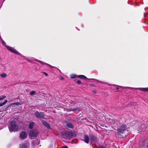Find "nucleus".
Returning <instances> with one entry per match:
<instances>
[{
  "label": "nucleus",
  "instance_id": "nucleus-1",
  "mask_svg": "<svg viewBox=\"0 0 148 148\" xmlns=\"http://www.w3.org/2000/svg\"><path fill=\"white\" fill-rule=\"evenodd\" d=\"M18 126L15 121H12L10 123L9 127V129L11 132L17 131L18 129Z\"/></svg>",
  "mask_w": 148,
  "mask_h": 148
},
{
  "label": "nucleus",
  "instance_id": "nucleus-2",
  "mask_svg": "<svg viewBox=\"0 0 148 148\" xmlns=\"http://www.w3.org/2000/svg\"><path fill=\"white\" fill-rule=\"evenodd\" d=\"M125 125H123L122 126H120L118 131V135L122 136L121 137V138H124L125 137L127 136L126 134L124 135H123L126 131V130H125Z\"/></svg>",
  "mask_w": 148,
  "mask_h": 148
},
{
  "label": "nucleus",
  "instance_id": "nucleus-3",
  "mask_svg": "<svg viewBox=\"0 0 148 148\" xmlns=\"http://www.w3.org/2000/svg\"><path fill=\"white\" fill-rule=\"evenodd\" d=\"M147 122H144L143 124L141 123L139 124L138 126L137 130L141 132H144L147 127Z\"/></svg>",
  "mask_w": 148,
  "mask_h": 148
},
{
  "label": "nucleus",
  "instance_id": "nucleus-4",
  "mask_svg": "<svg viewBox=\"0 0 148 148\" xmlns=\"http://www.w3.org/2000/svg\"><path fill=\"white\" fill-rule=\"evenodd\" d=\"M7 49L11 52L16 54H20L14 48L8 46H5Z\"/></svg>",
  "mask_w": 148,
  "mask_h": 148
},
{
  "label": "nucleus",
  "instance_id": "nucleus-5",
  "mask_svg": "<svg viewBox=\"0 0 148 148\" xmlns=\"http://www.w3.org/2000/svg\"><path fill=\"white\" fill-rule=\"evenodd\" d=\"M37 134V132L36 130H32L30 131L29 133V135L32 138H34L36 136Z\"/></svg>",
  "mask_w": 148,
  "mask_h": 148
},
{
  "label": "nucleus",
  "instance_id": "nucleus-6",
  "mask_svg": "<svg viewBox=\"0 0 148 148\" xmlns=\"http://www.w3.org/2000/svg\"><path fill=\"white\" fill-rule=\"evenodd\" d=\"M34 114L37 117L39 118H43L44 116L43 113H39L38 111L35 113Z\"/></svg>",
  "mask_w": 148,
  "mask_h": 148
},
{
  "label": "nucleus",
  "instance_id": "nucleus-7",
  "mask_svg": "<svg viewBox=\"0 0 148 148\" xmlns=\"http://www.w3.org/2000/svg\"><path fill=\"white\" fill-rule=\"evenodd\" d=\"M27 137V134L26 133L24 132H22L20 134L19 138L21 139H24Z\"/></svg>",
  "mask_w": 148,
  "mask_h": 148
},
{
  "label": "nucleus",
  "instance_id": "nucleus-8",
  "mask_svg": "<svg viewBox=\"0 0 148 148\" xmlns=\"http://www.w3.org/2000/svg\"><path fill=\"white\" fill-rule=\"evenodd\" d=\"M28 146V143L26 142L20 144V148H27Z\"/></svg>",
  "mask_w": 148,
  "mask_h": 148
},
{
  "label": "nucleus",
  "instance_id": "nucleus-9",
  "mask_svg": "<svg viewBox=\"0 0 148 148\" xmlns=\"http://www.w3.org/2000/svg\"><path fill=\"white\" fill-rule=\"evenodd\" d=\"M90 142L91 143L95 142L97 141V138L96 137L93 135H92L90 137Z\"/></svg>",
  "mask_w": 148,
  "mask_h": 148
},
{
  "label": "nucleus",
  "instance_id": "nucleus-10",
  "mask_svg": "<svg viewBox=\"0 0 148 148\" xmlns=\"http://www.w3.org/2000/svg\"><path fill=\"white\" fill-rule=\"evenodd\" d=\"M136 89L144 91H148V87L145 88H136Z\"/></svg>",
  "mask_w": 148,
  "mask_h": 148
},
{
  "label": "nucleus",
  "instance_id": "nucleus-11",
  "mask_svg": "<svg viewBox=\"0 0 148 148\" xmlns=\"http://www.w3.org/2000/svg\"><path fill=\"white\" fill-rule=\"evenodd\" d=\"M84 141L86 143H88L89 141V137L86 135H85L84 137Z\"/></svg>",
  "mask_w": 148,
  "mask_h": 148
},
{
  "label": "nucleus",
  "instance_id": "nucleus-12",
  "mask_svg": "<svg viewBox=\"0 0 148 148\" xmlns=\"http://www.w3.org/2000/svg\"><path fill=\"white\" fill-rule=\"evenodd\" d=\"M42 123H43V124L45 126L47 127V128H48V129L50 128H51L50 126V125L48 123H47V122H46L44 121H43Z\"/></svg>",
  "mask_w": 148,
  "mask_h": 148
},
{
  "label": "nucleus",
  "instance_id": "nucleus-13",
  "mask_svg": "<svg viewBox=\"0 0 148 148\" xmlns=\"http://www.w3.org/2000/svg\"><path fill=\"white\" fill-rule=\"evenodd\" d=\"M143 144L145 148H148V146H147V145H146L148 144V141L147 140L145 141L143 143Z\"/></svg>",
  "mask_w": 148,
  "mask_h": 148
},
{
  "label": "nucleus",
  "instance_id": "nucleus-14",
  "mask_svg": "<svg viewBox=\"0 0 148 148\" xmlns=\"http://www.w3.org/2000/svg\"><path fill=\"white\" fill-rule=\"evenodd\" d=\"M34 125V123L33 122H29V127L32 129L33 128V126Z\"/></svg>",
  "mask_w": 148,
  "mask_h": 148
},
{
  "label": "nucleus",
  "instance_id": "nucleus-15",
  "mask_svg": "<svg viewBox=\"0 0 148 148\" xmlns=\"http://www.w3.org/2000/svg\"><path fill=\"white\" fill-rule=\"evenodd\" d=\"M77 77L83 79H86L87 78L84 75H79L77 76Z\"/></svg>",
  "mask_w": 148,
  "mask_h": 148
},
{
  "label": "nucleus",
  "instance_id": "nucleus-16",
  "mask_svg": "<svg viewBox=\"0 0 148 148\" xmlns=\"http://www.w3.org/2000/svg\"><path fill=\"white\" fill-rule=\"evenodd\" d=\"M112 122H110V123L112 124H117V122H118V121L116 119H115L114 120H112Z\"/></svg>",
  "mask_w": 148,
  "mask_h": 148
},
{
  "label": "nucleus",
  "instance_id": "nucleus-17",
  "mask_svg": "<svg viewBox=\"0 0 148 148\" xmlns=\"http://www.w3.org/2000/svg\"><path fill=\"white\" fill-rule=\"evenodd\" d=\"M67 126L70 128H73V125L72 124L70 123H67Z\"/></svg>",
  "mask_w": 148,
  "mask_h": 148
},
{
  "label": "nucleus",
  "instance_id": "nucleus-18",
  "mask_svg": "<svg viewBox=\"0 0 148 148\" xmlns=\"http://www.w3.org/2000/svg\"><path fill=\"white\" fill-rule=\"evenodd\" d=\"M7 101H8L7 100H5L3 103H0V107L4 105H5V103H7Z\"/></svg>",
  "mask_w": 148,
  "mask_h": 148
},
{
  "label": "nucleus",
  "instance_id": "nucleus-19",
  "mask_svg": "<svg viewBox=\"0 0 148 148\" xmlns=\"http://www.w3.org/2000/svg\"><path fill=\"white\" fill-rule=\"evenodd\" d=\"M71 78L74 79L77 77V75L75 74H73L71 75Z\"/></svg>",
  "mask_w": 148,
  "mask_h": 148
},
{
  "label": "nucleus",
  "instance_id": "nucleus-20",
  "mask_svg": "<svg viewBox=\"0 0 148 148\" xmlns=\"http://www.w3.org/2000/svg\"><path fill=\"white\" fill-rule=\"evenodd\" d=\"M0 76L1 77L4 78L6 77L7 75L5 73H3L1 74Z\"/></svg>",
  "mask_w": 148,
  "mask_h": 148
},
{
  "label": "nucleus",
  "instance_id": "nucleus-21",
  "mask_svg": "<svg viewBox=\"0 0 148 148\" xmlns=\"http://www.w3.org/2000/svg\"><path fill=\"white\" fill-rule=\"evenodd\" d=\"M35 91H32L30 92V95H33L35 94Z\"/></svg>",
  "mask_w": 148,
  "mask_h": 148
},
{
  "label": "nucleus",
  "instance_id": "nucleus-22",
  "mask_svg": "<svg viewBox=\"0 0 148 148\" xmlns=\"http://www.w3.org/2000/svg\"><path fill=\"white\" fill-rule=\"evenodd\" d=\"M20 104V103H19L16 102L13 103L12 104L13 105H19Z\"/></svg>",
  "mask_w": 148,
  "mask_h": 148
},
{
  "label": "nucleus",
  "instance_id": "nucleus-23",
  "mask_svg": "<svg viewBox=\"0 0 148 148\" xmlns=\"http://www.w3.org/2000/svg\"><path fill=\"white\" fill-rule=\"evenodd\" d=\"M2 43L3 45H5V42L3 40L2 41Z\"/></svg>",
  "mask_w": 148,
  "mask_h": 148
},
{
  "label": "nucleus",
  "instance_id": "nucleus-24",
  "mask_svg": "<svg viewBox=\"0 0 148 148\" xmlns=\"http://www.w3.org/2000/svg\"><path fill=\"white\" fill-rule=\"evenodd\" d=\"M77 83L78 84H80L81 83V82L80 80H78L77 82Z\"/></svg>",
  "mask_w": 148,
  "mask_h": 148
},
{
  "label": "nucleus",
  "instance_id": "nucleus-25",
  "mask_svg": "<svg viewBox=\"0 0 148 148\" xmlns=\"http://www.w3.org/2000/svg\"><path fill=\"white\" fill-rule=\"evenodd\" d=\"M45 64H47V65H49V66H50V67H51L52 68H54V67H55L52 66H51V65H49V64H47V63H45Z\"/></svg>",
  "mask_w": 148,
  "mask_h": 148
},
{
  "label": "nucleus",
  "instance_id": "nucleus-26",
  "mask_svg": "<svg viewBox=\"0 0 148 148\" xmlns=\"http://www.w3.org/2000/svg\"><path fill=\"white\" fill-rule=\"evenodd\" d=\"M43 73L44 74V75H45V76H48V74H47V73H46L44 72V73Z\"/></svg>",
  "mask_w": 148,
  "mask_h": 148
},
{
  "label": "nucleus",
  "instance_id": "nucleus-27",
  "mask_svg": "<svg viewBox=\"0 0 148 148\" xmlns=\"http://www.w3.org/2000/svg\"><path fill=\"white\" fill-rule=\"evenodd\" d=\"M4 97H2L0 96V101L1 100V99H3Z\"/></svg>",
  "mask_w": 148,
  "mask_h": 148
},
{
  "label": "nucleus",
  "instance_id": "nucleus-28",
  "mask_svg": "<svg viewBox=\"0 0 148 148\" xmlns=\"http://www.w3.org/2000/svg\"><path fill=\"white\" fill-rule=\"evenodd\" d=\"M62 148H68V147L66 146H64Z\"/></svg>",
  "mask_w": 148,
  "mask_h": 148
},
{
  "label": "nucleus",
  "instance_id": "nucleus-29",
  "mask_svg": "<svg viewBox=\"0 0 148 148\" xmlns=\"http://www.w3.org/2000/svg\"><path fill=\"white\" fill-rule=\"evenodd\" d=\"M3 69H6V67H5V66H3Z\"/></svg>",
  "mask_w": 148,
  "mask_h": 148
},
{
  "label": "nucleus",
  "instance_id": "nucleus-30",
  "mask_svg": "<svg viewBox=\"0 0 148 148\" xmlns=\"http://www.w3.org/2000/svg\"><path fill=\"white\" fill-rule=\"evenodd\" d=\"M116 88V89H119V88H118V87H117Z\"/></svg>",
  "mask_w": 148,
  "mask_h": 148
},
{
  "label": "nucleus",
  "instance_id": "nucleus-31",
  "mask_svg": "<svg viewBox=\"0 0 148 148\" xmlns=\"http://www.w3.org/2000/svg\"><path fill=\"white\" fill-rule=\"evenodd\" d=\"M93 92L94 93H95V91L93 90Z\"/></svg>",
  "mask_w": 148,
  "mask_h": 148
},
{
  "label": "nucleus",
  "instance_id": "nucleus-32",
  "mask_svg": "<svg viewBox=\"0 0 148 148\" xmlns=\"http://www.w3.org/2000/svg\"><path fill=\"white\" fill-rule=\"evenodd\" d=\"M103 148V147H101V148Z\"/></svg>",
  "mask_w": 148,
  "mask_h": 148
},
{
  "label": "nucleus",
  "instance_id": "nucleus-33",
  "mask_svg": "<svg viewBox=\"0 0 148 148\" xmlns=\"http://www.w3.org/2000/svg\"><path fill=\"white\" fill-rule=\"evenodd\" d=\"M147 126L148 127V123L147 124Z\"/></svg>",
  "mask_w": 148,
  "mask_h": 148
},
{
  "label": "nucleus",
  "instance_id": "nucleus-34",
  "mask_svg": "<svg viewBox=\"0 0 148 148\" xmlns=\"http://www.w3.org/2000/svg\"><path fill=\"white\" fill-rule=\"evenodd\" d=\"M1 0H0V1H1Z\"/></svg>",
  "mask_w": 148,
  "mask_h": 148
}]
</instances>
